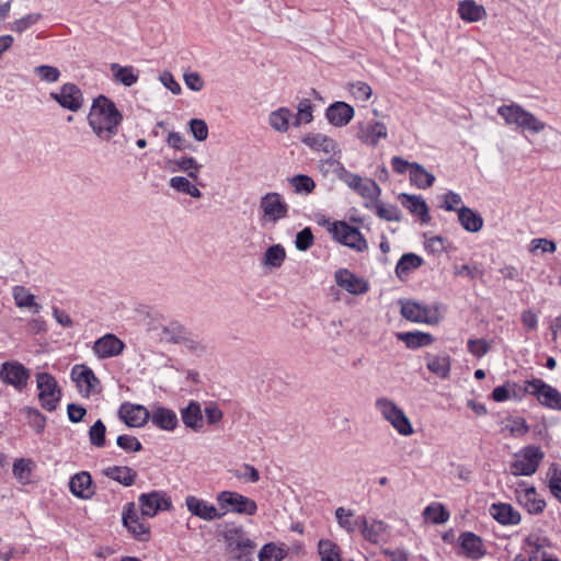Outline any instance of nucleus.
Wrapping results in <instances>:
<instances>
[{"instance_id": "43", "label": "nucleus", "mask_w": 561, "mask_h": 561, "mask_svg": "<svg viewBox=\"0 0 561 561\" xmlns=\"http://www.w3.org/2000/svg\"><path fill=\"white\" fill-rule=\"evenodd\" d=\"M140 414V404H131L125 402L119 407L118 415L124 423L129 427H138L140 423L137 420Z\"/></svg>"}, {"instance_id": "33", "label": "nucleus", "mask_w": 561, "mask_h": 561, "mask_svg": "<svg viewBox=\"0 0 561 561\" xmlns=\"http://www.w3.org/2000/svg\"><path fill=\"white\" fill-rule=\"evenodd\" d=\"M491 515L503 525H516L519 523V514L508 504H493L490 508Z\"/></svg>"}, {"instance_id": "22", "label": "nucleus", "mask_w": 561, "mask_h": 561, "mask_svg": "<svg viewBox=\"0 0 561 561\" xmlns=\"http://www.w3.org/2000/svg\"><path fill=\"white\" fill-rule=\"evenodd\" d=\"M124 343L114 334L107 333L94 342L93 351L99 358L114 357L121 354Z\"/></svg>"}, {"instance_id": "12", "label": "nucleus", "mask_w": 561, "mask_h": 561, "mask_svg": "<svg viewBox=\"0 0 561 561\" xmlns=\"http://www.w3.org/2000/svg\"><path fill=\"white\" fill-rule=\"evenodd\" d=\"M221 535L232 552L237 551L239 554H245L254 548V542L245 536L242 527L234 524H225Z\"/></svg>"}, {"instance_id": "51", "label": "nucleus", "mask_w": 561, "mask_h": 561, "mask_svg": "<svg viewBox=\"0 0 561 561\" xmlns=\"http://www.w3.org/2000/svg\"><path fill=\"white\" fill-rule=\"evenodd\" d=\"M335 164L336 165L333 172L335 173L337 179L345 183L352 191H354V188L360 181L362 176L348 171L341 162H335Z\"/></svg>"}, {"instance_id": "7", "label": "nucleus", "mask_w": 561, "mask_h": 561, "mask_svg": "<svg viewBox=\"0 0 561 561\" xmlns=\"http://www.w3.org/2000/svg\"><path fill=\"white\" fill-rule=\"evenodd\" d=\"M543 456L539 446L528 445L514 455L511 470L516 476H530L536 472Z\"/></svg>"}, {"instance_id": "2", "label": "nucleus", "mask_w": 561, "mask_h": 561, "mask_svg": "<svg viewBox=\"0 0 561 561\" xmlns=\"http://www.w3.org/2000/svg\"><path fill=\"white\" fill-rule=\"evenodd\" d=\"M122 121L123 115L111 99L99 95L93 100L88 122L99 138L112 139L117 134Z\"/></svg>"}, {"instance_id": "45", "label": "nucleus", "mask_w": 561, "mask_h": 561, "mask_svg": "<svg viewBox=\"0 0 561 561\" xmlns=\"http://www.w3.org/2000/svg\"><path fill=\"white\" fill-rule=\"evenodd\" d=\"M288 181L297 194H311L316 188L313 179L306 174L294 175Z\"/></svg>"}, {"instance_id": "13", "label": "nucleus", "mask_w": 561, "mask_h": 561, "mask_svg": "<svg viewBox=\"0 0 561 561\" xmlns=\"http://www.w3.org/2000/svg\"><path fill=\"white\" fill-rule=\"evenodd\" d=\"M260 207L266 221L276 222L287 217L288 205L279 193L270 192L261 197Z\"/></svg>"}, {"instance_id": "54", "label": "nucleus", "mask_w": 561, "mask_h": 561, "mask_svg": "<svg viewBox=\"0 0 561 561\" xmlns=\"http://www.w3.org/2000/svg\"><path fill=\"white\" fill-rule=\"evenodd\" d=\"M105 433L106 427L102 420H96L94 424L90 427L89 438L91 445L101 448L105 445Z\"/></svg>"}, {"instance_id": "59", "label": "nucleus", "mask_w": 561, "mask_h": 561, "mask_svg": "<svg viewBox=\"0 0 561 561\" xmlns=\"http://www.w3.org/2000/svg\"><path fill=\"white\" fill-rule=\"evenodd\" d=\"M507 387L510 392V399L515 401H522L527 394H531V386H529L528 380L525 381V385H519L515 381L507 380Z\"/></svg>"}, {"instance_id": "10", "label": "nucleus", "mask_w": 561, "mask_h": 561, "mask_svg": "<svg viewBox=\"0 0 561 561\" xmlns=\"http://www.w3.org/2000/svg\"><path fill=\"white\" fill-rule=\"evenodd\" d=\"M531 386V396L536 397L538 402L550 410L561 411V392L545 382L542 379L534 378L528 380Z\"/></svg>"}, {"instance_id": "9", "label": "nucleus", "mask_w": 561, "mask_h": 561, "mask_svg": "<svg viewBox=\"0 0 561 561\" xmlns=\"http://www.w3.org/2000/svg\"><path fill=\"white\" fill-rule=\"evenodd\" d=\"M70 377L82 397L89 398L91 394L101 392V382L89 366L75 365L71 368Z\"/></svg>"}, {"instance_id": "58", "label": "nucleus", "mask_w": 561, "mask_h": 561, "mask_svg": "<svg viewBox=\"0 0 561 561\" xmlns=\"http://www.w3.org/2000/svg\"><path fill=\"white\" fill-rule=\"evenodd\" d=\"M348 90L356 100L363 102L368 101L373 94L370 85L364 81L350 83Z\"/></svg>"}, {"instance_id": "64", "label": "nucleus", "mask_w": 561, "mask_h": 561, "mask_svg": "<svg viewBox=\"0 0 561 561\" xmlns=\"http://www.w3.org/2000/svg\"><path fill=\"white\" fill-rule=\"evenodd\" d=\"M313 244V234L309 227L304 228L296 234L295 245L299 251H307Z\"/></svg>"}, {"instance_id": "42", "label": "nucleus", "mask_w": 561, "mask_h": 561, "mask_svg": "<svg viewBox=\"0 0 561 561\" xmlns=\"http://www.w3.org/2000/svg\"><path fill=\"white\" fill-rule=\"evenodd\" d=\"M286 259V252L283 245L274 244L267 248L263 256V264L278 268Z\"/></svg>"}, {"instance_id": "50", "label": "nucleus", "mask_w": 561, "mask_h": 561, "mask_svg": "<svg viewBox=\"0 0 561 561\" xmlns=\"http://www.w3.org/2000/svg\"><path fill=\"white\" fill-rule=\"evenodd\" d=\"M504 430L508 431L513 437H522L529 432V425L524 417H507Z\"/></svg>"}, {"instance_id": "37", "label": "nucleus", "mask_w": 561, "mask_h": 561, "mask_svg": "<svg viewBox=\"0 0 561 561\" xmlns=\"http://www.w3.org/2000/svg\"><path fill=\"white\" fill-rule=\"evenodd\" d=\"M354 192L365 199L377 202L381 194V188L373 179H360Z\"/></svg>"}, {"instance_id": "62", "label": "nucleus", "mask_w": 561, "mask_h": 561, "mask_svg": "<svg viewBox=\"0 0 561 561\" xmlns=\"http://www.w3.org/2000/svg\"><path fill=\"white\" fill-rule=\"evenodd\" d=\"M233 473L238 479L243 480L244 482H256L260 479L259 471L248 463H243L233 470Z\"/></svg>"}, {"instance_id": "20", "label": "nucleus", "mask_w": 561, "mask_h": 561, "mask_svg": "<svg viewBox=\"0 0 561 561\" xmlns=\"http://www.w3.org/2000/svg\"><path fill=\"white\" fill-rule=\"evenodd\" d=\"M355 110L352 105L343 101H336L325 110V117L334 127L346 126L354 117Z\"/></svg>"}, {"instance_id": "3", "label": "nucleus", "mask_w": 561, "mask_h": 561, "mask_svg": "<svg viewBox=\"0 0 561 561\" xmlns=\"http://www.w3.org/2000/svg\"><path fill=\"white\" fill-rule=\"evenodd\" d=\"M179 321H167L162 312L154 307L142 308V330L145 344L154 348L159 344H167L171 337V330Z\"/></svg>"}, {"instance_id": "16", "label": "nucleus", "mask_w": 561, "mask_h": 561, "mask_svg": "<svg viewBox=\"0 0 561 561\" xmlns=\"http://www.w3.org/2000/svg\"><path fill=\"white\" fill-rule=\"evenodd\" d=\"M334 279L339 287L352 295H364L369 290V284L347 268H339L334 273Z\"/></svg>"}, {"instance_id": "8", "label": "nucleus", "mask_w": 561, "mask_h": 561, "mask_svg": "<svg viewBox=\"0 0 561 561\" xmlns=\"http://www.w3.org/2000/svg\"><path fill=\"white\" fill-rule=\"evenodd\" d=\"M36 382L41 407L48 412L55 411L61 400V390L57 380L48 373H38Z\"/></svg>"}, {"instance_id": "1", "label": "nucleus", "mask_w": 561, "mask_h": 561, "mask_svg": "<svg viewBox=\"0 0 561 561\" xmlns=\"http://www.w3.org/2000/svg\"><path fill=\"white\" fill-rule=\"evenodd\" d=\"M217 500L222 512L193 495L187 496L186 505L191 513L204 519L220 517L228 511L248 515H253L256 511L255 502L240 493H219Z\"/></svg>"}, {"instance_id": "27", "label": "nucleus", "mask_w": 561, "mask_h": 561, "mask_svg": "<svg viewBox=\"0 0 561 561\" xmlns=\"http://www.w3.org/2000/svg\"><path fill=\"white\" fill-rule=\"evenodd\" d=\"M458 221L469 232H478L483 227L482 216L467 206H460L458 209Z\"/></svg>"}, {"instance_id": "61", "label": "nucleus", "mask_w": 561, "mask_h": 561, "mask_svg": "<svg viewBox=\"0 0 561 561\" xmlns=\"http://www.w3.org/2000/svg\"><path fill=\"white\" fill-rule=\"evenodd\" d=\"M467 348L470 354L481 358L490 351V344L484 339H470L467 342Z\"/></svg>"}, {"instance_id": "55", "label": "nucleus", "mask_w": 561, "mask_h": 561, "mask_svg": "<svg viewBox=\"0 0 561 561\" xmlns=\"http://www.w3.org/2000/svg\"><path fill=\"white\" fill-rule=\"evenodd\" d=\"M92 483L91 474L81 471L73 474L69 480V491H85Z\"/></svg>"}, {"instance_id": "26", "label": "nucleus", "mask_w": 561, "mask_h": 561, "mask_svg": "<svg viewBox=\"0 0 561 561\" xmlns=\"http://www.w3.org/2000/svg\"><path fill=\"white\" fill-rule=\"evenodd\" d=\"M167 493H142V515L153 516L158 511L169 510L171 501Z\"/></svg>"}, {"instance_id": "32", "label": "nucleus", "mask_w": 561, "mask_h": 561, "mask_svg": "<svg viewBox=\"0 0 561 561\" xmlns=\"http://www.w3.org/2000/svg\"><path fill=\"white\" fill-rule=\"evenodd\" d=\"M409 178L411 184L421 190L431 187L435 182L434 174L426 171L425 168L417 162H413L411 165Z\"/></svg>"}, {"instance_id": "5", "label": "nucleus", "mask_w": 561, "mask_h": 561, "mask_svg": "<svg viewBox=\"0 0 561 561\" xmlns=\"http://www.w3.org/2000/svg\"><path fill=\"white\" fill-rule=\"evenodd\" d=\"M375 408L400 435L409 436L413 434L414 430L409 417L392 400L386 397L378 398Z\"/></svg>"}, {"instance_id": "17", "label": "nucleus", "mask_w": 561, "mask_h": 561, "mask_svg": "<svg viewBox=\"0 0 561 561\" xmlns=\"http://www.w3.org/2000/svg\"><path fill=\"white\" fill-rule=\"evenodd\" d=\"M168 343L182 345L191 353L197 355L206 351L205 345L195 335H193L181 322H178L175 328H172L171 337Z\"/></svg>"}, {"instance_id": "56", "label": "nucleus", "mask_w": 561, "mask_h": 561, "mask_svg": "<svg viewBox=\"0 0 561 561\" xmlns=\"http://www.w3.org/2000/svg\"><path fill=\"white\" fill-rule=\"evenodd\" d=\"M190 133L197 141H204L208 137V126L204 119L192 118L188 122Z\"/></svg>"}, {"instance_id": "34", "label": "nucleus", "mask_w": 561, "mask_h": 561, "mask_svg": "<svg viewBox=\"0 0 561 561\" xmlns=\"http://www.w3.org/2000/svg\"><path fill=\"white\" fill-rule=\"evenodd\" d=\"M12 295L15 305L20 308H30L34 313H38L41 305L35 301V296L24 286L16 285L12 288Z\"/></svg>"}, {"instance_id": "35", "label": "nucleus", "mask_w": 561, "mask_h": 561, "mask_svg": "<svg viewBox=\"0 0 561 561\" xmlns=\"http://www.w3.org/2000/svg\"><path fill=\"white\" fill-rule=\"evenodd\" d=\"M104 474L124 486H130L134 483L135 478L137 476V473L133 471L130 468L118 466L106 468L104 470Z\"/></svg>"}, {"instance_id": "41", "label": "nucleus", "mask_w": 561, "mask_h": 561, "mask_svg": "<svg viewBox=\"0 0 561 561\" xmlns=\"http://www.w3.org/2000/svg\"><path fill=\"white\" fill-rule=\"evenodd\" d=\"M304 142L318 150H323L327 153L333 152L336 144L335 141L322 134H311L305 137Z\"/></svg>"}, {"instance_id": "39", "label": "nucleus", "mask_w": 561, "mask_h": 561, "mask_svg": "<svg viewBox=\"0 0 561 561\" xmlns=\"http://www.w3.org/2000/svg\"><path fill=\"white\" fill-rule=\"evenodd\" d=\"M111 70L115 80L125 87H130L138 80V71L133 67H122L118 64H112Z\"/></svg>"}, {"instance_id": "25", "label": "nucleus", "mask_w": 561, "mask_h": 561, "mask_svg": "<svg viewBox=\"0 0 561 561\" xmlns=\"http://www.w3.org/2000/svg\"><path fill=\"white\" fill-rule=\"evenodd\" d=\"M362 533L365 539L376 545L387 542L389 537L388 526L381 520H373L370 523L364 520Z\"/></svg>"}, {"instance_id": "18", "label": "nucleus", "mask_w": 561, "mask_h": 561, "mask_svg": "<svg viewBox=\"0 0 561 561\" xmlns=\"http://www.w3.org/2000/svg\"><path fill=\"white\" fill-rule=\"evenodd\" d=\"M387 136V126L381 122H368L358 125L357 138L365 145L376 147L380 139H386Z\"/></svg>"}, {"instance_id": "38", "label": "nucleus", "mask_w": 561, "mask_h": 561, "mask_svg": "<svg viewBox=\"0 0 561 561\" xmlns=\"http://www.w3.org/2000/svg\"><path fill=\"white\" fill-rule=\"evenodd\" d=\"M517 500L529 513L538 514L542 512L546 506L545 500L540 493H516Z\"/></svg>"}, {"instance_id": "28", "label": "nucleus", "mask_w": 561, "mask_h": 561, "mask_svg": "<svg viewBox=\"0 0 561 561\" xmlns=\"http://www.w3.org/2000/svg\"><path fill=\"white\" fill-rule=\"evenodd\" d=\"M426 367L427 369L442 379H446L450 374V356L447 354L432 355L426 354Z\"/></svg>"}, {"instance_id": "52", "label": "nucleus", "mask_w": 561, "mask_h": 561, "mask_svg": "<svg viewBox=\"0 0 561 561\" xmlns=\"http://www.w3.org/2000/svg\"><path fill=\"white\" fill-rule=\"evenodd\" d=\"M322 561H341L337 546L331 540L322 539L318 543Z\"/></svg>"}, {"instance_id": "4", "label": "nucleus", "mask_w": 561, "mask_h": 561, "mask_svg": "<svg viewBox=\"0 0 561 561\" xmlns=\"http://www.w3.org/2000/svg\"><path fill=\"white\" fill-rule=\"evenodd\" d=\"M497 114L507 125H515L524 131L527 130L533 134H538L546 128V123L538 119L533 113L526 111L517 103L501 105L497 108Z\"/></svg>"}, {"instance_id": "14", "label": "nucleus", "mask_w": 561, "mask_h": 561, "mask_svg": "<svg viewBox=\"0 0 561 561\" xmlns=\"http://www.w3.org/2000/svg\"><path fill=\"white\" fill-rule=\"evenodd\" d=\"M50 98L62 108L77 112L83 104V94L80 88L75 83H65L59 92L50 93Z\"/></svg>"}, {"instance_id": "15", "label": "nucleus", "mask_w": 561, "mask_h": 561, "mask_svg": "<svg viewBox=\"0 0 561 561\" xmlns=\"http://www.w3.org/2000/svg\"><path fill=\"white\" fill-rule=\"evenodd\" d=\"M30 378V371L19 362H5L1 365L0 379L18 390H22Z\"/></svg>"}, {"instance_id": "47", "label": "nucleus", "mask_w": 561, "mask_h": 561, "mask_svg": "<svg viewBox=\"0 0 561 561\" xmlns=\"http://www.w3.org/2000/svg\"><path fill=\"white\" fill-rule=\"evenodd\" d=\"M285 557V548L273 542L264 545L259 552L260 561H282Z\"/></svg>"}, {"instance_id": "30", "label": "nucleus", "mask_w": 561, "mask_h": 561, "mask_svg": "<svg viewBox=\"0 0 561 561\" xmlns=\"http://www.w3.org/2000/svg\"><path fill=\"white\" fill-rule=\"evenodd\" d=\"M423 264V259L415 253H404L396 265V275L400 280L408 278L410 273Z\"/></svg>"}, {"instance_id": "6", "label": "nucleus", "mask_w": 561, "mask_h": 561, "mask_svg": "<svg viewBox=\"0 0 561 561\" xmlns=\"http://www.w3.org/2000/svg\"><path fill=\"white\" fill-rule=\"evenodd\" d=\"M329 231L336 242L357 252H364L368 249L367 241L358 228L348 225L346 221L332 222Z\"/></svg>"}, {"instance_id": "53", "label": "nucleus", "mask_w": 561, "mask_h": 561, "mask_svg": "<svg viewBox=\"0 0 561 561\" xmlns=\"http://www.w3.org/2000/svg\"><path fill=\"white\" fill-rule=\"evenodd\" d=\"M43 15L41 13H30L24 15L21 19L15 20L10 24V30L16 33H23L28 30L31 26L36 24L39 20H42Z\"/></svg>"}, {"instance_id": "48", "label": "nucleus", "mask_w": 561, "mask_h": 561, "mask_svg": "<svg viewBox=\"0 0 561 561\" xmlns=\"http://www.w3.org/2000/svg\"><path fill=\"white\" fill-rule=\"evenodd\" d=\"M298 112L295 116L293 125L299 127L301 124H309L313 119V105L309 99H304L299 102Z\"/></svg>"}, {"instance_id": "36", "label": "nucleus", "mask_w": 561, "mask_h": 561, "mask_svg": "<svg viewBox=\"0 0 561 561\" xmlns=\"http://www.w3.org/2000/svg\"><path fill=\"white\" fill-rule=\"evenodd\" d=\"M293 113L288 107H279L270 114L268 123L276 131L286 133L289 128V119Z\"/></svg>"}, {"instance_id": "19", "label": "nucleus", "mask_w": 561, "mask_h": 561, "mask_svg": "<svg viewBox=\"0 0 561 561\" xmlns=\"http://www.w3.org/2000/svg\"><path fill=\"white\" fill-rule=\"evenodd\" d=\"M458 542L461 553L470 560H479L486 553L482 539L471 531L460 534Z\"/></svg>"}, {"instance_id": "31", "label": "nucleus", "mask_w": 561, "mask_h": 561, "mask_svg": "<svg viewBox=\"0 0 561 561\" xmlns=\"http://www.w3.org/2000/svg\"><path fill=\"white\" fill-rule=\"evenodd\" d=\"M397 337L398 340L404 342L407 347L411 350L427 346L434 342L432 334L421 331L400 332L397 334Z\"/></svg>"}, {"instance_id": "21", "label": "nucleus", "mask_w": 561, "mask_h": 561, "mask_svg": "<svg viewBox=\"0 0 561 561\" xmlns=\"http://www.w3.org/2000/svg\"><path fill=\"white\" fill-rule=\"evenodd\" d=\"M180 414L186 428L195 433L204 431L203 410L198 401L190 400L188 403L180 410Z\"/></svg>"}, {"instance_id": "44", "label": "nucleus", "mask_w": 561, "mask_h": 561, "mask_svg": "<svg viewBox=\"0 0 561 561\" xmlns=\"http://www.w3.org/2000/svg\"><path fill=\"white\" fill-rule=\"evenodd\" d=\"M423 516L426 522L432 524H443L449 518V513L440 503H432L423 511Z\"/></svg>"}, {"instance_id": "40", "label": "nucleus", "mask_w": 561, "mask_h": 561, "mask_svg": "<svg viewBox=\"0 0 561 561\" xmlns=\"http://www.w3.org/2000/svg\"><path fill=\"white\" fill-rule=\"evenodd\" d=\"M22 413L24 414L27 424L36 432V434H42L45 431L47 419L39 410L32 407H24L22 409Z\"/></svg>"}, {"instance_id": "29", "label": "nucleus", "mask_w": 561, "mask_h": 561, "mask_svg": "<svg viewBox=\"0 0 561 561\" xmlns=\"http://www.w3.org/2000/svg\"><path fill=\"white\" fill-rule=\"evenodd\" d=\"M459 16L469 23L481 21L486 16L483 5L477 4L473 0H462L458 3Z\"/></svg>"}, {"instance_id": "46", "label": "nucleus", "mask_w": 561, "mask_h": 561, "mask_svg": "<svg viewBox=\"0 0 561 561\" xmlns=\"http://www.w3.org/2000/svg\"><path fill=\"white\" fill-rule=\"evenodd\" d=\"M124 526L137 538L140 528L137 511L134 503H128L123 512Z\"/></svg>"}, {"instance_id": "57", "label": "nucleus", "mask_w": 561, "mask_h": 561, "mask_svg": "<svg viewBox=\"0 0 561 561\" xmlns=\"http://www.w3.org/2000/svg\"><path fill=\"white\" fill-rule=\"evenodd\" d=\"M401 314L407 320L421 323V304L411 300L405 301L401 306Z\"/></svg>"}, {"instance_id": "49", "label": "nucleus", "mask_w": 561, "mask_h": 561, "mask_svg": "<svg viewBox=\"0 0 561 561\" xmlns=\"http://www.w3.org/2000/svg\"><path fill=\"white\" fill-rule=\"evenodd\" d=\"M375 203L376 215L387 221H400L401 211L396 205H386L379 202V198Z\"/></svg>"}, {"instance_id": "23", "label": "nucleus", "mask_w": 561, "mask_h": 561, "mask_svg": "<svg viewBox=\"0 0 561 561\" xmlns=\"http://www.w3.org/2000/svg\"><path fill=\"white\" fill-rule=\"evenodd\" d=\"M165 170L171 173L184 172L188 178L197 180L202 165L193 157H181L165 161Z\"/></svg>"}, {"instance_id": "24", "label": "nucleus", "mask_w": 561, "mask_h": 561, "mask_svg": "<svg viewBox=\"0 0 561 561\" xmlns=\"http://www.w3.org/2000/svg\"><path fill=\"white\" fill-rule=\"evenodd\" d=\"M399 198L402 206L405 207L411 214L417 216L422 224L430 222L431 215L428 206L422 196L402 193L400 194Z\"/></svg>"}, {"instance_id": "11", "label": "nucleus", "mask_w": 561, "mask_h": 561, "mask_svg": "<svg viewBox=\"0 0 561 561\" xmlns=\"http://www.w3.org/2000/svg\"><path fill=\"white\" fill-rule=\"evenodd\" d=\"M142 426L150 420L151 423L167 432H173L179 426V417L176 413L164 407H156L151 411L142 405Z\"/></svg>"}, {"instance_id": "60", "label": "nucleus", "mask_w": 561, "mask_h": 561, "mask_svg": "<svg viewBox=\"0 0 561 561\" xmlns=\"http://www.w3.org/2000/svg\"><path fill=\"white\" fill-rule=\"evenodd\" d=\"M36 76L39 77L42 81L54 83L59 80L60 71L57 67L41 65L34 69Z\"/></svg>"}, {"instance_id": "63", "label": "nucleus", "mask_w": 561, "mask_h": 561, "mask_svg": "<svg viewBox=\"0 0 561 561\" xmlns=\"http://www.w3.org/2000/svg\"><path fill=\"white\" fill-rule=\"evenodd\" d=\"M32 461L28 459H16L13 463V473L22 482H25L31 477Z\"/></svg>"}]
</instances>
